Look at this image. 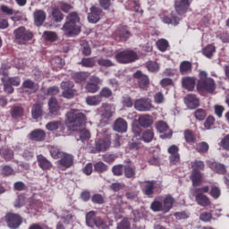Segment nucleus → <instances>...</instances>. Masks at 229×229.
<instances>
[{
    "label": "nucleus",
    "instance_id": "nucleus-1",
    "mask_svg": "<svg viewBox=\"0 0 229 229\" xmlns=\"http://www.w3.org/2000/svg\"><path fill=\"white\" fill-rule=\"evenodd\" d=\"M65 37H76L81 33V21L78 12H72L66 16V21L61 28Z\"/></svg>",
    "mask_w": 229,
    "mask_h": 229
},
{
    "label": "nucleus",
    "instance_id": "nucleus-2",
    "mask_svg": "<svg viewBox=\"0 0 229 229\" xmlns=\"http://www.w3.org/2000/svg\"><path fill=\"white\" fill-rule=\"evenodd\" d=\"M66 119L72 131H80V128H81V126L85 124V121H87V117L85 116V114L80 112V110H77V109H71L66 114Z\"/></svg>",
    "mask_w": 229,
    "mask_h": 229
},
{
    "label": "nucleus",
    "instance_id": "nucleus-3",
    "mask_svg": "<svg viewBox=\"0 0 229 229\" xmlns=\"http://www.w3.org/2000/svg\"><path fill=\"white\" fill-rule=\"evenodd\" d=\"M199 81H197L198 92H208L212 94L216 90V81L209 78L207 72H200L199 74Z\"/></svg>",
    "mask_w": 229,
    "mask_h": 229
},
{
    "label": "nucleus",
    "instance_id": "nucleus-4",
    "mask_svg": "<svg viewBox=\"0 0 229 229\" xmlns=\"http://www.w3.org/2000/svg\"><path fill=\"white\" fill-rule=\"evenodd\" d=\"M86 225L89 228L108 229V225L100 216H96V211L86 213Z\"/></svg>",
    "mask_w": 229,
    "mask_h": 229
},
{
    "label": "nucleus",
    "instance_id": "nucleus-5",
    "mask_svg": "<svg viewBox=\"0 0 229 229\" xmlns=\"http://www.w3.org/2000/svg\"><path fill=\"white\" fill-rule=\"evenodd\" d=\"M139 55L133 50H123L115 55V60L118 64H131L137 61Z\"/></svg>",
    "mask_w": 229,
    "mask_h": 229
},
{
    "label": "nucleus",
    "instance_id": "nucleus-6",
    "mask_svg": "<svg viewBox=\"0 0 229 229\" xmlns=\"http://www.w3.org/2000/svg\"><path fill=\"white\" fill-rule=\"evenodd\" d=\"M13 33L18 44L21 45L27 44L33 38V32L27 30L24 27H19Z\"/></svg>",
    "mask_w": 229,
    "mask_h": 229
},
{
    "label": "nucleus",
    "instance_id": "nucleus-7",
    "mask_svg": "<svg viewBox=\"0 0 229 229\" xmlns=\"http://www.w3.org/2000/svg\"><path fill=\"white\" fill-rule=\"evenodd\" d=\"M134 108L138 112H151L153 104L149 98H140L134 101Z\"/></svg>",
    "mask_w": 229,
    "mask_h": 229
},
{
    "label": "nucleus",
    "instance_id": "nucleus-8",
    "mask_svg": "<svg viewBox=\"0 0 229 229\" xmlns=\"http://www.w3.org/2000/svg\"><path fill=\"white\" fill-rule=\"evenodd\" d=\"M5 223L11 229H17L22 225V216L15 213H7L5 215Z\"/></svg>",
    "mask_w": 229,
    "mask_h": 229
},
{
    "label": "nucleus",
    "instance_id": "nucleus-9",
    "mask_svg": "<svg viewBox=\"0 0 229 229\" xmlns=\"http://www.w3.org/2000/svg\"><path fill=\"white\" fill-rule=\"evenodd\" d=\"M101 83V79L99 77L93 75L89 78V81L85 85V90L89 94H96L99 91V84Z\"/></svg>",
    "mask_w": 229,
    "mask_h": 229
},
{
    "label": "nucleus",
    "instance_id": "nucleus-10",
    "mask_svg": "<svg viewBox=\"0 0 229 229\" xmlns=\"http://www.w3.org/2000/svg\"><path fill=\"white\" fill-rule=\"evenodd\" d=\"M133 77L138 81V87L139 89H141V90H148L149 89V77L140 71H137Z\"/></svg>",
    "mask_w": 229,
    "mask_h": 229
},
{
    "label": "nucleus",
    "instance_id": "nucleus-11",
    "mask_svg": "<svg viewBox=\"0 0 229 229\" xmlns=\"http://www.w3.org/2000/svg\"><path fill=\"white\" fill-rule=\"evenodd\" d=\"M101 15H103V10L96 5L89 8V13L88 14V21L91 24H97L101 21Z\"/></svg>",
    "mask_w": 229,
    "mask_h": 229
},
{
    "label": "nucleus",
    "instance_id": "nucleus-12",
    "mask_svg": "<svg viewBox=\"0 0 229 229\" xmlns=\"http://www.w3.org/2000/svg\"><path fill=\"white\" fill-rule=\"evenodd\" d=\"M167 153L170 154L169 162L172 165L180 164V148L178 146L171 145L167 149Z\"/></svg>",
    "mask_w": 229,
    "mask_h": 229
},
{
    "label": "nucleus",
    "instance_id": "nucleus-13",
    "mask_svg": "<svg viewBox=\"0 0 229 229\" xmlns=\"http://www.w3.org/2000/svg\"><path fill=\"white\" fill-rule=\"evenodd\" d=\"M191 7V0H174V8L178 15H183L187 13Z\"/></svg>",
    "mask_w": 229,
    "mask_h": 229
},
{
    "label": "nucleus",
    "instance_id": "nucleus-14",
    "mask_svg": "<svg viewBox=\"0 0 229 229\" xmlns=\"http://www.w3.org/2000/svg\"><path fill=\"white\" fill-rule=\"evenodd\" d=\"M62 106L58 103V100L56 98L52 97L48 100V110L49 114L52 117H56L58 115H61L60 110Z\"/></svg>",
    "mask_w": 229,
    "mask_h": 229
},
{
    "label": "nucleus",
    "instance_id": "nucleus-15",
    "mask_svg": "<svg viewBox=\"0 0 229 229\" xmlns=\"http://www.w3.org/2000/svg\"><path fill=\"white\" fill-rule=\"evenodd\" d=\"M29 138L33 142H44L46 140V131L36 129L29 134Z\"/></svg>",
    "mask_w": 229,
    "mask_h": 229
},
{
    "label": "nucleus",
    "instance_id": "nucleus-16",
    "mask_svg": "<svg viewBox=\"0 0 229 229\" xmlns=\"http://www.w3.org/2000/svg\"><path fill=\"white\" fill-rule=\"evenodd\" d=\"M58 165L62 167H65V169H69L74 164V157L71 154H67L65 152L59 157Z\"/></svg>",
    "mask_w": 229,
    "mask_h": 229
},
{
    "label": "nucleus",
    "instance_id": "nucleus-17",
    "mask_svg": "<svg viewBox=\"0 0 229 229\" xmlns=\"http://www.w3.org/2000/svg\"><path fill=\"white\" fill-rule=\"evenodd\" d=\"M184 103L190 110H194V108L199 106V98L194 94H188L184 98Z\"/></svg>",
    "mask_w": 229,
    "mask_h": 229
},
{
    "label": "nucleus",
    "instance_id": "nucleus-18",
    "mask_svg": "<svg viewBox=\"0 0 229 229\" xmlns=\"http://www.w3.org/2000/svg\"><path fill=\"white\" fill-rule=\"evenodd\" d=\"M193 196L195 198L196 203L199 204V207H210L212 202L210 201V198H208V196L202 192H193Z\"/></svg>",
    "mask_w": 229,
    "mask_h": 229
},
{
    "label": "nucleus",
    "instance_id": "nucleus-19",
    "mask_svg": "<svg viewBox=\"0 0 229 229\" xmlns=\"http://www.w3.org/2000/svg\"><path fill=\"white\" fill-rule=\"evenodd\" d=\"M182 85L188 92H192L196 89V77H183L182 79Z\"/></svg>",
    "mask_w": 229,
    "mask_h": 229
},
{
    "label": "nucleus",
    "instance_id": "nucleus-20",
    "mask_svg": "<svg viewBox=\"0 0 229 229\" xmlns=\"http://www.w3.org/2000/svg\"><path fill=\"white\" fill-rule=\"evenodd\" d=\"M155 183L156 181H145L141 185V191L145 196L151 198L152 194H155Z\"/></svg>",
    "mask_w": 229,
    "mask_h": 229
},
{
    "label": "nucleus",
    "instance_id": "nucleus-21",
    "mask_svg": "<svg viewBox=\"0 0 229 229\" xmlns=\"http://www.w3.org/2000/svg\"><path fill=\"white\" fill-rule=\"evenodd\" d=\"M112 144V140L109 137L99 139L96 141V150L98 153H101V151H106L108 148H110Z\"/></svg>",
    "mask_w": 229,
    "mask_h": 229
},
{
    "label": "nucleus",
    "instance_id": "nucleus-22",
    "mask_svg": "<svg viewBox=\"0 0 229 229\" xmlns=\"http://www.w3.org/2000/svg\"><path fill=\"white\" fill-rule=\"evenodd\" d=\"M33 17H34L35 26H38V28H40V26H42V24L46 22L47 14L46 13V11L36 10L33 13Z\"/></svg>",
    "mask_w": 229,
    "mask_h": 229
},
{
    "label": "nucleus",
    "instance_id": "nucleus-23",
    "mask_svg": "<svg viewBox=\"0 0 229 229\" xmlns=\"http://www.w3.org/2000/svg\"><path fill=\"white\" fill-rule=\"evenodd\" d=\"M103 106H105V108L101 114V121L108 124L112 121V117H114V111H112V107L106 104H103Z\"/></svg>",
    "mask_w": 229,
    "mask_h": 229
},
{
    "label": "nucleus",
    "instance_id": "nucleus-24",
    "mask_svg": "<svg viewBox=\"0 0 229 229\" xmlns=\"http://www.w3.org/2000/svg\"><path fill=\"white\" fill-rule=\"evenodd\" d=\"M113 129L118 133H125V131L128 130V122L123 118H118L115 120Z\"/></svg>",
    "mask_w": 229,
    "mask_h": 229
},
{
    "label": "nucleus",
    "instance_id": "nucleus-25",
    "mask_svg": "<svg viewBox=\"0 0 229 229\" xmlns=\"http://www.w3.org/2000/svg\"><path fill=\"white\" fill-rule=\"evenodd\" d=\"M161 21L164 24H172V26H178L180 24V18L174 15V13L172 12L170 16L163 14L161 15Z\"/></svg>",
    "mask_w": 229,
    "mask_h": 229
},
{
    "label": "nucleus",
    "instance_id": "nucleus-26",
    "mask_svg": "<svg viewBox=\"0 0 229 229\" xmlns=\"http://www.w3.org/2000/svg\"><path fill=\"white\" fill-rule=\"evenodd\" d=\"M190 180L191 181L192 187H199L203 183V174L199 171L192 170Z\"/></svg>",
    "mask_w": 229,
    "mask_h": 229
},
{
    "label": "nucleus",
    "instance_id": "nucleus-27",
    "mask_svg": "<svg viewBox=\"0 0 229 229\" xmlns=\"http://www.w3.org/2000/svg\"><path fill=\"white\" fill-rule=\"evenodd\" d=\"M138 123L141 128H150V126H153V116L141 114L138 119Z\"/></svg>",
    "mask_w": 229,
    "mask_h": 229
},
{
    "label": "nucleus",
    "instance_id": "nucleus-28",
    "mask_svg": "<svg viewBox=\"0 0 229 229\" xmlns=\"http://www.w3.org/2000/svg\"><path fill=\"white\" fill-rule=\"evenodd\" d=\"M184 140L187 144H195L196 139H199V133L195 135V133L191 129H186L183 131Z\"/></svg>",
    "mask_w": 229,
    "mask_h": 229
},
{
    "label": "nucleus",
    "instance_id": "nucleus-29",
    "mask_svg": "<svg viewBox=\"0 0 229 229\" xmlns=\"http://www.w3.org/2000/svg\"><path fill=\"white\" fill-rule=\"evenodd\" d=\"M89 77L90 72H79L72 74V78L75 83H83V81H87Z\"/></svg>",
    "mask_w": 229,
    "mask_h": 229
},
{
    "label": "nucleus",
    "instance_id": "nucleus-30",
    "mask_svg": "<svg viewBox=\"0 0 229 229\" xmlns=\"http://www.w3.org/2000/svg\"><path fill=\"white\" fill-rule=\"evenodd\" d=\"M179 71L182 76L191 74L192 72V63L191 61H182L180 64Z\"/></svg>",
    "mask_w": 229,
    "mask_h": 229
},
{
    "label": "nucleus",
    "instance_id": "nucleus-31",
    "mask_svg": "<svg viewBox=\"0 0 229 229\" xmlns=\"http://www.w3.org/2000/svg\"><path fill=\"white\" fill-rule=\"evenodd\" d=\"M208 167L211 168L212 171H216L217 174H225L226 173V167L225 165L218 162H210L208 164Z\"/></svg>",
    "mask_w": 229,
    "mask_h": 229
},
{
    "label": "nucleus",
    "instance_id": "nucleus-32",
    "mask_svg": "<svg viewBox=\"0 0 229 229\" xmlns=\"http://www.w3.org/2000/svg\"><path fill=\"white\" fill-rule=\"evenodd\" d=\"M173 205H174V198L171 195H167L163 201V212L167 213L169 210L173 208Z\"/></svg>",
    "mask_w": 229,
    "mask_h": 229
},
{
    "label": "nucleus",
    "instance_id": "nucleus-33",
    "mask_svg": "<svg viewBox=\"0 0 229 229\" xmlns=\"http://www.w3.org/2000/svg\"><path fill=\"white\" fill-rule=\"evenodd\" d=\"M38 163L39 167L43 169V171H47L52 167L51 162L47 160V158H46V157H44L43 155L38 156Z\"/></svg>",
    "mask_w": 229,
    "mask_h": 229
},
{
    "label": "nucleus",
    "instance_id": "nucleus-34",
    "mask_svg": "<svg viewBox=\"0 0 229 229\" xmlns=\"http://www.w3.org/2000/svg\"><path fill=\"white\" fill-rule=\"evenodd\" d=\"M44 111L42 110V105L36 103L32 106L31 115L33 119H38L42 117Z\"/></svg>",
    "mask_w": 229,
    "mask_h": 229
},
{
    "label": "nucleus",
    "instance_id": "nucleus-35",
    "mask_svg": "<svg viewBox=\"0 0 229 229\" xmlns=\"http://www.w3.org/2000/svg\"><path fill=\"white\" fill-rule=\"evenodd\" d=\"M102 101H103V99L101 98L99 94L95 95V96L87 97V98H86V103L89 106H98V105H99Z\"/></svg>",
    "mask_w": 229,
    "mask_h": 229
},
{
    "label": "nucleus",
    "instance_id": "nucleus-36",
    "mask_svg": "<svg viewBox=\"0 0 229 229\" xmlns=\"http://www.w3.org/2000/svg\"><path fill=\"white\" fill-rule=\"evenodd\" d=\"M214 53H216V46H214V44H208L202 49V55L206 56V58H212Z\"/></svg>",
    "mask_w": 229,
    "mask_h": 229
},
{
    "label": "nucleus",
    "instance_id": "nucleus-37",
    "mask_svg": "<svg viewBox=\"0 0 229 229\" xmlns=\"http://www.w3.org/2000/svg\"><path fill=\"white\" fill-rule=\"evenodd\" d=\"M51 65L53 69H62L65 65V61L60 56H55L51 60Z\"/></svg>",
    "mask_w": 229,
    "mask_h": 229
},
{
    "label": "nucleus",
    "instance_id": "nucleus-38",
    "mask_svg": "<svg viewBox=\"0 0 229 229\" xmlns=\"http://www.w3.org/2000/svg\"><path fill=\"white\" fill-rule=\"evenodd\" d=\"M208 149H210V146L206 141H201L197 144L196 151L200 155H205V153H208Z\"/></svg>",
    "mask_w": 229,
    "mask_h": 229
},
{
    "label": "nucleus",
    "instance_id": "nucleus-39",
    "mask_svg": "<svg viewBox=\"0 0 229 229\" xmlns=\"http://www.w3.org/2000/svg\"><path fill=\"white\" fill-rule=\"evenodd\" d=\"M123 173L125 178H135V174H137V172L135 171V167H132L130 165H126L123 167Z\"/></svg>",
    "mask_w": 229,
    "mask_h": 229
},
{
    "label": "nucleus",
    "instance_id": "nucleus-40",
    "mask_svg": "<svg viewBox=\"0 0 229 229\" xmlns=\"http://www.w3.org/2000/svg\"><path fill=\"white\" fill-rule=\"evenodd\" d=\"M81 47L82 55H84V56H90V55H92V49L90 48V45H89L87 40H81Z\"/></svg>",
    "mask_w": 229,
    "mask_h": 229
},
{
    "label": "nucleus",
    "instance_id": "nucleus-41",
    "mask_svg": "<svg viewBox=\"0 0 229 229\" xmlns=\"http://www.w3.org/2000/svg\"><path fill=\"white\" fill-rule=\"evenodd\" d=\"M156 46L159 51L165 53V51H167V47H169V41H167V39L161 38L157 41Z\"/></svg>",
    "mask_w": 229,
    "mask_h": 229
},
{
    "label": "nucleus",
    "instance_id": "nucleus-42",
    "mask_svg": "<svg viewBox=\"0 0 229 229\" xmlns=\"http://www.w3.org/2000/svg\"><path fill=\"white\" fill-rule=\"evenodd\" d=\"M23 89H29L31 92H35L38 90V85H37L33 81L28 79L23 81L22 83Z\"/></svg>",
    "mask_w": 229,
    "mask_h": 229
},
{
    "label": "nucleus",
    "instance_id": "nucleus-43",
    "mask_svg": "<svg viewBox=\"0 0 229 229\" xmlns=\"http://www.w3.org/2000/svg\"><path fill=\"white\" fill-rule=\"evenodd\" d=\"M118 37L120 40H128V38H130L131 34H130V31L128 30L127 26H123L120 28L118 32Z\"/></svg>",
    "mask_w": 229,
    "mask_h": 229
},
{
    "label": "nucleus",
    "instance_id": "nucleus-44",
    "mask_svg": "<svg viewBox=\"0 0 229 229\" xmlns=\"http://www.w3.org/2000/svg\"><path fill=\"white\" fill-rule=\"evenodd\" d=\"M146 68L149 72H158L160 71V64L155 61H148L146 63Z\"/></svg>",
    "mask_w": 229,
    "mask_h": 229
},
{
    "label": "nucleus",
    "instance_id": "nucleus-45",
    "mask_svg": "<svg viewBox=\"0 0 229 229\" xmlns=\"http://www.w3.org/2000/svg\"><path fill=\"white\" fill-rule=\"evenodd\" d=\"M108 171V165H106L105 163L98 161L94 164V172L95 173H106Z\"/></svg>",
    "mask_w": 229,
    "mask_h": 229
},
{
    "label": "nucleus",
    "instance_id": "nucleus-46",
    "mask_svg": "<svg viewBox=\"0 0 229 229\" xmlns=\"http://www.w3.org/2000/svg\"><path fill=\"white\" fill-rule=\"evenodd\" d=\"M0 155L4 158L6 162H9V160H12L13 158V150L10 148H2L0 149Z\"/></svg>",
    "mask_w": 229,
    "mask_h": 229
},
{
    "label": "nucleus",
    "instance_id": "nucleus-47",
    "mask_svg": "<svg viewBox=\"0 0 229 229\" xmlns=\"http://www.w3.org/2000/svg\"><path fill=\"white\" fill-rule=\"evenodd\" d=\"M11 115L13 119H18V117H22L24 115V108L21 106H14L11 111Z\"/></svg>",
    "mask_w": 229,
    "mask_h": 229
},
{
    "label": "nucleus",
    "instance_id": "nucleus-48",
    "mask_svg": "<svg viewBox=\"0 0 229 229\" xmlns=\"http://www.w3.org/2000/svg\"><path fill=\"white\" fill-rule=\"evenodd\" d=\"M113 91L110 89L108 87H104L101 89V90L98 93V96H100L101 99H108L109 98H112L113 96Z\"/></svg>",
    "mask_w": 229,
    "mask_h": 229
},
{
    "label": "nucleus",
    "instance_id": "nucleus-49",
    "mask_svg": "<svg viewBox=\"0 0 229 229\" xmlns=\"http://www.w3.org/2000/svg\"><path fill=\"white\" fill-rule=\"evenodd\" d=\"M155 138V132L153 131L152 129L146 130L142 133V140L144 142H151L153 139Z\"/></svg>",
    "mask_w": 229,
    "mask_h": 229
},
{
    "label": "nucleus",
    "instance_id": "nucleus-50",
    "mask_svg": "<svg viewBox=\"0 0 229 229\" xmlns=\"http://www.w3.org/2000/svg\"><path fill=\"white\" fill-rule=\"evenodd\" d=\"M49 151L52 158H55V160H58V158H60L64 153L62 150H60L58 147H55V146L50 147Z\"/></svg>",
    "mask_w": 229,
    "mask_h": 229
},
{
    "label": "nucleus",
    "instance_id": "nucleus-51",
    "mask_svg": "<svg viewBox=\"0 0 229 229\" xmlns=\"http://www.w3.org/2000/svg\"><path fill=\"white\" fill-rule=\"evenodd\" d=\"M43 37L45 40H48V42H56V40H58V35L54 31L47 30L43 33Z\"/></svg>",
    "mask_w": 229,
    "mask_h": 229
},
{
    "label": "nucleus",
    "instance_id": "nucleus-52",
    "mask_svg": "<svg viewBox=\"0 0 229 229\" xmlns=\"http://www.w3.org/2000/svg\"><path fill=\"white\" fill-rule=\"evenodd\" d=\"M62 126L61 121H52L46 124V128L48 130V131H56L58 128Z\"/></svg>",
    "mask_w": 229,
    "mask_h": 229
},
{
    "label": "nucleus",
    "instance_id": "nucleus-53",
    "mask_svg": "<svg viewBox=\"0 0 229 229\" xmlns=\"http://www.w3.org/2000/svg\"><path fill=\"white\" fill-rule=\"evenodd\" d=\"M52 17L55 22H62L64 21V13L58 8H54L52 11Z\"/></svg>",
    "mask_w": 229,
    "mask_h": 229
},
{
    "label": "nucleus",
    "instance_id": "nucleus-54",
    "mask_svg": "<svg viewBox=\"0 0 229 229\" xmlns=\"http://www.w3.org/2000/svg\"><path fill=\"white\" fill-rule=\"evenodd\" d=\"M192 171H205V162L195 160L191 164Z\"/></svg>",
    "mask_w": 229,
    "mask_h": 229
},
{
    "label": "nucleus",
    "instance_id": "nucleus-55",
    "mask_svg": "<svg viewBox=\"0 0 229 229\" xmlns=\"http://www.w3.org/2000/svg\"><path fill=\"white\" fill-rule=\"evenodd\" d=\"M194 117L197 121H205L207 119V110L199 108L194 113Z\"/></svg>",
    "mask_w": 229,
    "mask_h": 229
},
{
    "label": "nucleus",
    "instance_id": "nucleus-56",
    "mask_svg": "<svg viewBox=\"0 0 229 229\" xmlns=\"http://www.w3.org/2000/svg\"><path fill=\"white\" fill-rule=\"evenodd\" d=\"M156 128L159 133H165L169 130V125L164 121H158L156 124Z\"/></svg>",
    "mask_w": 229,
    "mask_h": 229
},
{
    "label": "nucleus",
    "instance_id": "nucleus-57",
    "mask_svg": "<svg viewBox=\"0 0 229 229\" xmlns=\"http://www.w3.org/2000/svg\"><path fill=\"white\" fill-rule=\"evenodd\" d=\"M80 65H81L82 67H94V65H96V61L92 57L82 58Z\"/></svg>",
    "mask_w": 229,
    "mask_h": 229
},
{
    "label": "nucleus",
    "instance_id": "nucleus-58",
    "mask_svg": "<svg viewBox=\"0 0 229 229\" xmlns=\"http://www.w3.org/2000/svg\"><path fill=\"white\" fill-rule=\"evenodd\" d=\"M150 208L153 212H164V206L158 200H154L150 205Z\"/></svg>",
    "mask_w": 229,
    "mask_h": 229
},
{
    "label": "nucleus",
    "instance_id": "nucleus-59",
    "mask_svg": "<svg viewBox=\"0 0 229 229\" xmlns=\"http://www.w3.org/2000/svg\"><path fill=\"white\" fill-rule=\"evenodd\" d=\"M216 123V117L208 115L204 123V128L206 130H212L213 125Z\"/></svg>",
    "mask_w": 229,
    "mask_h": 229
},
{
    "label": "nucleus",
    "instance_id": "nucleus-60",
    "mask_svg": "<svg viewBox=\"0 0 229 229\" xmlns=\"http://www.w3.org/2000/svg\"><path fill=\"white\" fill-rule=\"evenodd\" d=\"M209 195L213 199H219L221 196V189L217 186H213L209 191Z\"/></svg>",
    "mask_w": 229,
    "mask_h": 229
},
{
    "label": "nucleus",
    "instance_id": "nucleus-61",
    "mask_svg": "<svg viewBox=\"0 0 229 229\" xmlns=\"http://www.w3.org/2000/svg\"><path fill=\"white\" fill-rule=\"evenodd\" d=\"M76 89H66L63 91L62 96L63 98H65L66 99H72L77 94Z\"/></svg>",
    "mask_w": 229,
    "mask_h": 229
},
{
    "label": "nucleus",
    "instance_id": "nucleus-62",
    "mask_svg": "<svg viewBox=\"0 0 229 229\" xmlns=\"http://www.w3.org/2000/svg\"><path fill=\"white\" fill-rule=\"evenodd\" d=\"M124 166L123 165H116L112 167V173L114 176H123Z\"/></svg>",
    "mask_w": 229,
    "mask_h": 229
},
{
    "label": "nucleus",
    "instance_id": "nucleus-63",
    "mask_svg": "<svg viewBox=\"0 0 229 229\" xmlns=\"http://www.w3.org/2000/svg\"><path fill=\"white\" fill-rule=\"evenodd\" d=\"M117 229H130L131 224L130 221H128V218H123L118 225Z\"/></svg>",
    "mask_w": 229,
    "mask_h": 229
},
{
    "label": "nucleus",
    "instance_id": "nucleus-64",
    "mask_svg": "<svg viewBox=\"0 0 229 229\" xmlns=\"http://www.w3.org/2000/svg\"><path fill=\"white\" fill-rule=\"evenodd\" d=\"M220 146L225 149L226 151H229V134L225 135L221 142H220Z\"/></svg>",
    "mask_w": 229,
    "mask_h": 229
}]
</instances>
